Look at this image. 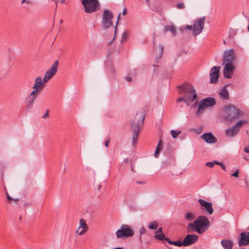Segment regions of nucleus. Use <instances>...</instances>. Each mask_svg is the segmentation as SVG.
Wrapping results in <instances>:
<instances>
[{"mask_svg":"<svg viewBox=\"0 0 249 249\" xmlns=\"http://www.w3.org/2000/svg\"><path fill=\"white\" fill-rule=\"evenodd\" d=\"M234 50L233 49L225 51L223 54V64H233V61L235 59Z\"/></svg>","mask_w":249,"mask_h":249,"instance_id":"obj_10","label":"nucleus"},{"mask_svg":"<svg viewBox=\"0 0 249 249\" xmlns=\"http://www.w3.org/2000/svg\"><path fill=\"white\" fill-rule=\"evenodd\" d=\"M221 244L224 249H231L234 245L233 241L228 239L222 240Z\"/></svg>","mask_w":249,"mask_h":249,"instance_id":"obj_19","label":"nucleus"},{"mask_svg":"<svg viewBox=\"0 0 249 249\" xmlns=\"http://www.w3.org/2000/svg\"><path fill=\"white\" fill-rule=\"evenodd\" d=\"M85 8V11L88 13L98 11L100 5L97 0H81Z\"/></svg>","mask_w":249,"mask_h":249,"instance_id":"obj_5","label":"nucleus"},{"mask_svg":"<svg viewBox=\"0 0 249 249\" xmlns=\"http://www.w3.org/2000/svg\"><path fill=\"white\" fill-rule=\"evenodd\" d=\"M246 249L243 248V249Z\"/></svg>","mask_w":249,"mask_h":249,"instance_id":"obj_62","label":"nucleus"},{"mask_svg":"<svg viewBox=\"0 0 249 249\" xmlns=\"http://www.w3.org/2000/svg\"><path fill=\"white\" fill-rule=\"evenodd\" d=\"M159 54L158 55V59H160L161 57V55H162L163 46L161 45H160L159 46Z\"/></svg>","mask_w":249,"mask_h":249,"instance_id":"obj_34","label":"nucleus"},{"mask_svg":"<svg viewBox=\"0 0 249 249\" xmlns=\"http://www.w3.org/2000/svg\"><path fill=\"white\" fill-rule=\"evenodd\" d=\"M126 36V33L124 32L123 34L122 40H121L122 42L124 41L125 39Z\"/></svg>","mask_w":249,"mask_h":249,"instance_id":"obj_45","label":"nucleus"},{"mask_svg":"<svg viewBox=\"0 0 249 249\" xmlns=\"http://www.w3.org/2000/svg\"><path fill=\"white\" fill-rule=\"evenodd\" d=\"M148 227L150 229L157 230L158 228V223L156 221L151 222L148 224Z\"/></svg>","mask_w":249,"mask_h":249,"instance_id":"obj_29","label":"nucleus"},{"mask_svg":"<svg viewBox=\"0 0 249 249\" xmlns=\"http://www.w3.org/2000/svg\"><path fill=\"white\" fill-rule=\"evenodd\" d=\"M215 161H213V162H207L206 163V165L210 168H212L214 165H216L215 164Z\"/></svg>","mask_w":249,"mask_h":249,"instance_id":"obj_37","label":"nucleus"},{"mask_svg":"<svg viewBox=\"0 0 249 249\" xmlns=\"http://www.w3.org/2000/svg\"><path fill=\"white\" fill-rule=\"evenodd\" d=\"M162 145L161 143V141L160 140L157 146L156 150L155 151L154 156L156 158H158L159 157V152L160 150L162 148Z\"/></svg>","mask_w":249,"mask_h":249,"instance_id":"obj_28","label":"nucleus"},{"mask_svg":"<svg viewBox=\"0 0 249 249\" xmlns=\"http://www.w3.org/2000/svg\"><path fill=\"white\" fill-rule=\"evenodd\" d=\"M241 239L239 242V246L249 245V231L242 232L240 233Z\"/></svg>","mask_w":249,"mask_h":249,"instance_id":"obj_16","label":"nucleus"},{"mask_svg":"<svg viewBox=\"0 0 249 249\" xmlns=\"http://www.w3.org/2000/svg\"><path fill=\"white\" fill-rule=\"evenodd\" d=\"M198 239V237L196 235L188 234L183 239L182 244L185 247L189 246L196 242Z\"/></svg>","mask_w":249,"mask_h":249,"instance_id":"obj_13","label":"nucleus"},{"mask_svg":"<svg viewBox=\"0 0 249 249\" xmlns=\"http://www.w3.org/2000/svg\"><path fill=\"white\" fill-rule=\"evenodd\" d=\"M154 238L160 241L166 240L167 241V240L169 239L168 238L165 237L164 233L156 234L154 235Z\"/></svg>","mask_w":249,"mask_h":249,"instance_id":"obj_27","label":"nucleus"},{"mask_svg":"<svg viewBox=\"0 0 249 249\" xmlns=\"http://www.w3.org/2000/svg\"><path fill=\"white\" fill-rule=\"evenodd\" d=\"M239 132V129L235 128L233 125L231 128L226 130V134L229 137H233L235 136Z\"/></svg>","mask_w":249,"mask_h":249,"instance_id":"obj_21","label":"nucleus"},{"mask_svg":"<svg viewBox=\"0 0 249 249\" xmlns=\"http://www.w3.org/2000/svg\"><path fill=\"white\" fill-rule=\"evenodd\" d=\"M225 67L223 70L224 76L226 78H231L233 74L235 66L233 64H224Z\"/></svg>","mask_w":249,"mask_h":249,"instance_id":"obj_12","label":"nucleus"},{"mask_svg":"<svg viewBox=\"0 0 249 249\" xmlns=\"http://www.w3.org/2000/svg\"><path fill=\"white\" fill-rule=\"evenodd\" d=\"M109 142V141L108 140L106 141V142H105V145L106 147H107L108 146Z\"/></svg>","mask_w":249,"mask_h":249,"instance_id":"obj_49","label":"nucleus"},{"mask_svg":"<svg viewBox=\"0 0 249 249\" xmlns=\"http://www.w3.org/2000/svg\"><path fill=\"white\" fill-rule=\"evenodd\" d=\"M205 20V17L197 18L195 22L193 28V35L196 36L200 34L203 28Z\"/></svg>","mask_w":249,"mask_h":249,"instance_id":"obj_8","label":"nucleus"},{"mask_svg":"<svg viewBox=\"0 0 249 249\" xmlns=\"http://www.w3.org/2000/svg\"><path fill=\"white\" fill-rule=\"evenodd\" d=\"M31 4L32 2L30 0H21V4H23L24 3Z\"/></svg>","mask_w":249,"mask_h":249,"instance_id":"obj_40","label":"nucleus"},{"mask_svg":"<svg viewBox=\"0 0 249 249\" xmlns=\"http://www.w3.org/2000/svg\"><path fill=\"white\" fill-rule=\"evenodd\" d=\"M62 22V20H60V23Z\"/></svg>","mask_w":249,"mask_h":249,"instance_id":"obj_59","label":"nucleus"},{"mask_svg":"<svg viewBox=\"0 0 249 249\" xmlns=\"http://www.w3.org/2000/svg\"><path fill=\"white\" fill-rule=\"evenodd\" d=\"M134 231L129 225L123 224L121 228L116 232V236L118 238L127 237L134 235Z\"/></svg>","mask_w":249,"mask_h":249,"instance_id":"obj_6","label":"nucleus"},{"mask_svg":"<svg viewBox=\"0 0 249 249\" xmlns=\"http://www.w3.org/2000/svg\"><path fill=\"white\" fill-rule=\"evenodd\" d=\"M125 79L127 82H131L132 81V78L130 76H128V75H127L125 77Z\"/></svg>","mask_w":249,"mask_h":249,"instance_id":"obj_43","label":"nucleus"},{"mask_svg":"<svg viewBox=\"0 0 249 249\" xmlns=\"http://www.w3.org/2000/svg\"><path fill=\"white\" fill-rule=\"evenodd\" d=\"M144 119L145 115L142 112L137 113L136 114L134 120L131 123L133 130L132 144L133 145L137 141L140 127L142 125Z\"/></svg>","mask_w":249,"mask_h":249,"instance_id":"obj_4","label":"nucleus"},{"mask_svg":"<svg viewBox=\"0 0 249 249\" xmlns=\"http://www.w3.org/2000/svg\"><path fill=\"white\" fill-rule=\"evenodd\" d=\"M244 115V112L233 105L225 106L223 109L222 117L226 120L232 122Z\"/></svg>","mask_w":249,"mask_h":249,"instance_id":"obj_3","label":"nucleus"},{"mask_svg":"<svg viewBox=\"0 0 249 249\" xmlns=\"http://www.w3.org/2000/svg\"><path fill=\"white\" fill-rule=\"evenodd\" d=\"M228 85H225L219 91L218 95L220 99L227 100L229 98V92L227 89Z\"/></svg>","mask_w":249,"mask_h":249,"instance_id":"obj_17","label":"nucleus"},{"mask_svg":"<svg viewBox=\"0 0 249 249\" xmlns=\"http://www.w3.org/2000/svg\"><path fill=\"white\" fill-rule=\"evenodd\" d=\"M179 91L182 96L178 98L177 102H183L187 107H195L198 100L196 89L189 84L178 86Z\"/></svg>","mask_w":249,"mask_h":249,"instance_id":"obj_1","label":"nucleus"},{"mask_svg":"<svg viewBox=\"0 0 249 249\" xmlns=\"http://www.w3.org/2000/svg\"><path fill=\"white\" fill-rule=\"evenodd\" d=\"M243 124H244V121H243L242 120H240V121H238L237 122H236L235 123V124L234 125H233V126L235 128H238L239 130L240 128L242 126Z\"/></svg>","mask_w":249,"mask_h":249,"instance_id":"obj_33","label":"nucleus"},{"mask_svg":"<svg viewBox=\"0 0 249 249\" xmlns=\"http://www.w3.org/2000/svg\"><path fill=\"white\" fill-rule=\"evenodd\" d=\"M159 233H163L162 228H159L158 229V230L155 231V234H159Z\"/></svg>","mask_w":249,"mask_h":249,"instance_id":"obj_42","label":"nucleus"},{"mask_svg":"<svg viewBox=\"0 0 249 249\" xmlns=\"http://www.w3.org/2000/svg\"><path fill=\"white\" fill-rule=\"evenodd\" d=\"M198 202L207 210V213L209 214L213 213V210L212 202H208L205 201L204 200L200 199L198 200Z\"/></svg>","mask_w":249,"mask_h":249,"instance_id":"obj_15","label":"nucleus"},{"mask_svg":"<svg viewBox=\"0 0 249 249\" xmlns=\"http://www.w3.org/2000/svg\"><path fill=\"white\" fill-rule=\"evenodd\" d=\"M193 27H192V26L191 25H187L185 27V30H193Z\"/></svg>","mask_w":249,"mask_h":249,"instance_id":"obj_46","label":"nucleus"},{"mask_svg":"<svg viewBox=\"0 0 249 249\" xmlns=\"http://www.w3.org/2000/svg\"><path fill=\"white\" fill-rule=\"evenodd\" d=\"M165 32L169 31L172 34L173 36H175L176 35V28L173 25L171 26H167L164 28Z\"/></svg>","mask_w":249,"mask_h":249,"instance_id":"obj_26","label":"nucleus"},{"mask_svg":"<svg viewBox=\"0 0 249 249\" xmlns=\"http://www.w3.org/2000/svg\"><path fill=\"white\" fill-rule=\"evenodd\" d=\"M78 230L81 229H84L85 230H89V226L86 224V220L84 219H81L79 221V226Z\"/></svg>","mask_w":249,"mask_h":249,"instance_id":"obj_24","label":"nucleus"},{"mask_svg":"<svg viewBox=\"0 0 249 249\" xmlns=\"http://www.w3.org/2000/svg\"><path fill=\"white\" fill-rule=\"evenodd\" d=\"M43 80L40 77H37L35 80V84L33 87V89H38L43 88L44 86Z\"/></svg>","mask_w":249,"mask_h":249,"instance_id":"obj_20","label":"nucleus"},{"mask_svg":"<svg viewBox=\"0 0 249 249\" xmlns=\"http://www.w3.org/2000/svg\"><path fill=\"white\" fill-rule=\"evenodd\" d=\"M167 242L169 244L171 245H174L175 246H178V247H181L183 245L182 242L181 241H171L169 239L167 240Z\"/></svg>","mask_w":249,"mask_h":249,"instance_id":"obj_31","label":"nucleus"},{"mask_svg":"<svg viewBox=\"0 0 249 249\" xmlns=\"http://www.w3.org/2000/svg\"><path fill=\"white\" fill-rule=\"evenodd\" d=\"M201 138L208 143H214L216 142V139L213 136L212 133L209 132L203 134Z\"/></svg>","mask_w":249,"mask_h":249,"instance_id":"obj_14","label":"nucleus"},{"mask_svg":"<svg viewBox=\"0 0 249 249\" xmlns=\"http://www.w3.org/2000/svg\"><path fill=\"white\" fill-rule=\"evenodd\" d=\"M116 30H117V27H115V30H114V35H116ZM115 36H114L113 39L115 38Z\"/></svg>","mask_w":249,"mask_h":249,"instance_id":"obj_53","label":"nucleus"},{"mask_svg":"<svg viewBox=\"0 0 249 249\" xmlns=\"http://www.w3.org/2000/svg\"><path fill=\"white\" fill-rule=\"evenodd\" d=\"M48 117H49V110H47L43 117L44 118H48Z\"/></svg>","mask_w":249,"mask_h":249,"instance_id":"obj_47","label":"nucleus"},{"mask_svg":"<svg viewBox=\"0 0 249 249\" xmlns=\"http://www.w3.org/2000/svg\"><path fill=\"white\" fill-rule=\"evenodd\" d=\"M206 108L207 107H205V106L204 105L203 103H202V102L200 101L198 103L197 109L196 112V115L198 116H200L203 113V112L204 111Z\"/></svg>","mask_w":249,"mask_h":249,"instance_id":"obj_22","label":"nucleus"},{"mask_svg":"<svg viewBox=\"0 0 249 249\" xmlns=\"http://www.w3.org/2000/svg\"><path fill=\"white\" fill-rule=\"evenodd\" d=\"M101 188V185L98 184L97 185V189L99 191Z\"/></svg>","mask_w":249,"mask_h":249,"instance_id":"obj_52","label":"nucleus"},{"mask_svg":"<svg viewBox=\"0 0 249 249\" xmlns=\"http://www.w3.org/2000/svg\"><path fill=\"white\" fill-rule=\"evenodd\" d=\"M221 167L222 168V169L224 171H226V170L227 167H226V166L224 164H223V165H222V166H221Z\"/></svg>","mask_w":249,"mask_h":249,"instance_id":"obj_50","label":"nucleus"},{"mask_svg":"<svg viewBox=\"0 0 249 249\" xmlns=\"http://www.w3.org/2000/svg\"><path fill=\"white\" fill-rule=\"evenodd\" d=\"M220 69V67L219 66H213L211 68L210 73L211 83H216L219 77Z\"/></svg>","mask_w":249,"mask_h":249,"instance_id":"obj_11","label":"nucleus"},{"mask_svg":"<svg viewBox=\"0 0 249 249\" xmlns=\"http://www.w3.org/2000/svg\"><path fill=\"white\" fill-rule=\"evenodd\" d=\"M88 230H85L84 229H81L80 230H78V228H77L75 232L79 235H82L84 234Z\"/></svg>","mask_w":249,"mask_h":249,"instance_id":"obj_32","label":"nucleus"},{"mask_svg":"<svg viewBox=\"0 0 249 249\" xmlns=\"http://www.w3.org/2000/svg\"><path fill=\"white\" fill-rule=\"evenodd\" d=\"M210 226V222L205 216H200L196 219L192 223H190L187 226V231L188 232L195 231L198 234L204 233Z\"/></svg>","mask_w":249,"mask_h":249,"instance_id":"obj_2","label":"nucleus"},{"mask_svg":"<svg viewBox=\"0 0 249 249\" xmlns=\"http://www.w3.org/2000/svg\"><path fill=\"white\" fill-rule=\"evenodd\" d=\"M244 151L246 153H249V146H245L244 148Z\"/></svg>","mask_w":249,"mask_h":249,"instance_id":"obj_44","label":"nucleus"},{"mask_svg":"<svg viewBox=\"0 0 249 249\" xmlns=\"http://www.w3.org/2000/svg\"><path fill=\"white\" fill-rule=\"evenodd\" d=\"M145 232V229L144 227H142L139 230V232L140 233V235L141 236L143 233Z\"/></svg>","mask_w":249,"mask_h":249,"instance_id":"obj_39","label":"nucleus"},{"mask_svg":"<svg viewBox=\"0 0 249 249\" xmlns=\"http://www.w3.org/2000/svg\"><path fill=\"white\" fill-rule=\"evenodd\" d=\"M64 0H61V2H64Z\"/></svg>","mask_w":249,"mask_h":249,"instance_id":"obj_56","label":"nucleus"},{"mask_svg":"<svg viewBox=\"0 0 249 249\" xmlns=\"http://www.w3.org/2000/svg\"><path fill=\"white\" fill-rule=\"evenodd\" d=\"M146 2H147V3H148V2H149V0H146Z\"/></svg>","mask_w":249,"mask_h":249,"instance_id":"obj_58","label":"nucleus"},{"mask_svg":"<svg viewBox=\"0 0 249 249\" xmlns=\"http://www.w3.org/2000/svg\"><path fill=\"white\" fill-rule=\"evenodd\" d=\"M122 14L123 15H125L126 14V10L125 9H124L122 12Z\"/></svg>","mask_w":249,"mask_h":249,"instance_id":"obj_51","label":"nucleus"},{"mask_svg":"<svg viewBox=\"0 0 249 249\" xmlns=\"http://www.w3.org/2000/svg\"><path fill=\"white\" fill-rule=\"evenodd\" d=\"M120 14L119 15V16H118V19L119 18H120Z\"/></svg>","mask_w":249,"mask_h":249,"instance_id":"obj_57","label":"nucleus"},{"mask_svg":"<svg viewBox=\"0 0 249 249\" xmlns=\"http://www.w3.org/2000/svg\"><path fill=\"white\" fill-rule=\"evenodd\" d=\"M176 7L179 9H183L185 8V5L183 3H178L176 5Z\"/></svg>","mask_w":249,"mask_h":249,"instance_id":"obj_36","label":"nucleus"},{"mask_svg":"<svg viewBox=\"0 0 249 249\" xmlns=\"http://www.w3.org/2000/svg\"><path fill=\"white\" fill-rule=\"evenodd\" d=\"M181 133V131L180 130H172L170 131V134L174 139H176L178 136Z\"/></svg>","mask_w":249,"mask_h":249,"instance_id":"obj_30","label":"nucleus"},{"mask_svg":"<svg viewBox=\"0 0 249 249\" xmlns=\"http://www.w3.org/2000/svg\"><path fill=\"white\" fill-rule=\"evenodd\" d=\"M138 184H143V182H142V181H137L136 182Z\"/></svg>","mask_w":249,"mask_h":249,"instance_id":"obj_54","label":"nucleus"},{"mask_svg":"<svg viewBox=\"0 0 249 249\" xmlns=\"http://www.w3.org/2000/svg\"><path fill=\"white\" fill-rule=\"evenodd\" d=\"M215 164L216 165H219L220 167L223 165V164H224L222 162H218V161H215Z\"/></svg>","mask_w":249,"mask_h":249,"instance_id":"obj_48","label":"nucleus"},{"mask_svg":"<svg viewBox=\"0 0 249 249\" xmlns=\"http://www.w3.org/2000/svg\"><path fill=\"white\" fill-rule=\"evenodd\" d=\"M34 90L31 92L30 96H32V98L36 97V94L38 92L39 89H33Z\"/></svg>","mask_w":249,"mask_h":249,"instance_id":"obj_35","label":"nucleus"},{"mask_svg":"<svg viewBox=\"0 0 249 249\" xmlns=\"http://www.w3.org/2000/svg\"><path fill=\"white\" fill-rule=\"evenodd\" d=\"M113 14L109 9H105L103 13L102 19V27L103 28L107 29L113 25L112 21Z\"/></svg>","mask_w":249,"mask_h":249,"instance_id":"obj_7","label":"nucleus"},{"mask_svg":"<svg viewBox=\"0 0 249 249\" xmlns=\"http://www.w3.org/2000/svg\"><path fill=\"white\" fill-rule=\"evenodd\" d=\"M114 249H124L122 247L116 248Z\"/></svg>","mask_w":249,"mask_h":249,"instance_id":"obj_55","label":"nucleus"},{"mask_svg":"<svg viewBox=\"0 0 249 249\" xmlns=\"http://www.w3.org/2000/svg\"><path fill=\"white\" fill-rule=\"evenodd\" d=\"M196 218V214L194 213L189 212L185 214V219L187 221H191Z\"/></svg>","mask_w":249,"mask_h":249,"instance_id":"obj_25","label":"nucleus"},{"mask_svg":"<svg viewBox=\"0 0 249 249\" xmlns=\"http://www.w3.org/2000/svg\"><path fill=\"white\" fill-rule=\"evenodd\" d=\"M6 196H7V199H8L9 200H10V201H11V200H14V201H15V202H17L18 201V198H16V199H13V198H12V197L9 196V194H8L7 192H6Z\"/></svg>","mask_w":249,"mask_h":249,"instance_id":"obj_38","label":"nucleus"},{"mask_svg":"<svg viewBox=\"0 0 249 249\" xmlns=\"http://www.w3.org/2000/svg\"><path fill=\"white\" fill-rule=\"evenodd\" d=\"M36 97L27 99L25 102V107L27 109H30L33 107L35 100Z\"/></svg>","mask_w":249,"mask_h":249,"instance_id":"obj_23","label":"nucleus"},{"mask_svg":"<svg viewBox=\"0 0 249 249\" xmlns=\"http://www.w3.org/2000/svg\"><path fill=\"white\" fill-rule=\"evenodd\" d=\"M239 171L237 170L234 173L231 175V176L237 178L238 177Z\"/></svg>","mask_w":249,"mask_h":249,"instance_id":"obj_41","label":"nucleus"},{"mask_svg":"<svg viewBox=\"0 0 249 249\" xmlns=\"http://www.w3.org/2000/svg\"><path fill=\"white\" fill-rule=\"evenodd\" d=\"M140 240H141V241H142V240L141 237H140Z\"/></svg>","mask_w":249,"mask_h":249,"instance_id":"obj_60","label":"nucleus"},{"mask_svg":"<svg viewBox=\"0 0 249 249\" xmlns=\"http://www.w3.org/2000/svg\"><path fill=\"white\" fill-rule=\"evenodd\" d=\"M117 24H118V21H117V22H116V26L117 25Z\"/></svg>","mask_w":249,"mask_h":249,"instance_id":"obj_61","label":"nucleus"},{"mask_svg":"<svg viewBox=\"0 0 249 249\" xmlns=\"http://www.w3.org/2000/svg\"><path fill=\"white\" fill-rule=\"evenodd\" d=\"M204 105L207 107L213 106L216 104V100L214 98L208 97L201 100Z\"/></svg>","mask_w":249,"mask_h":249,"instance_id":"obj_18","label":"nucleus"},{"mask_svg":"<svg viewBox=\"0 0 249 249\" xmlns=\"http://www.w3.org/2000/svg\"><path fill=\"white\" fill-rule=\"evenodd\" d=\"M58 64V61L57 60L55 61L51 67L47 71L43 77L44 83L48 82L52 77L56 73Z\"/></svg>","mask_w":249,"mask_h":249,"instance_id":"obj_9","label":"nucleus"}]
</instances>
